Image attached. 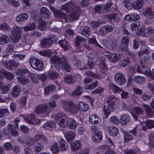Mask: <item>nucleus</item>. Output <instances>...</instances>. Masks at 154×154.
<instances>
[{"mask_svg": "<svg viewBox=\"0 0 154 154\" xmlns=\"http://www.w3.org/2000/svg\"><path fill=\"white\" fill-rule=\"evenodd\" d=\"M129 62V60L128 58H126L120 62V65L122 67H124L126 66Z\"/></svg>", "mask_w": 154, "mask_h": 154, "instance_id": "63", "label": "nucleus"}, {"mask_svg": "<svg viewBox=\"0 0 154 154\" xmlns=\"http://www.w3.org/2000/svg\"><path fill=\"white\" fill-rule=\"evenodd\" d=\"M24 119L28 123L32 124H40L41 120L35 118L34 114L32 113L29 115L24 116Z\"/></svg>", "mask_w": 154, "mask_h": 154, "instance_id": "10", "label": "nucleus"}, {"mask_svg": "<svg viewBox=\"0 0 154 154\" xmlns=\"http://www.w3.org/2000/svg\"><path fill=\"white\" fill-rule=\"evenodd\" d=\"M91 128L93 132L92 134V140L96 143L101 141L103 139L102 132L98 130L97 126H92Z\"/></svg>", "mask_w": 154, "mask_h": 154, "instance_id": "6", "label": "nucleus"}, {"mask_svg": "<svg viewBox=\"0 0 154 154\" xmlns=\"http://www.w3.org/2000/svg\"><path fill=\"white\" fill-rule=\"evenodd\" d=\"M38 22L39 26H38V29L42 31L43 30L45 29L47 23L42 18L39 19Z\"/></svg>", "mask_w": 154, "mask_h": 154, "instance_id": "44", "label": "nucleus"}, {"mask_svg": "<svg viewBox=\"0 0 154 154\" xmlns=\"http://www.w3.org/2000/svg\"><path fill=\"white\" fill-rule=\"evenodd\" d=\"M28 15L27 14L23 13L17 17L16 18V20L18 22L24 21L28 19Z\"/></svg>", "mask_w": 154, "mask_h": 154, "instance_id": "39", "label": "nucleus"}, {"mask_svg": "<svg viewBox=\"0 0 154 154\" xmlns=\"http://www.w3.org/2000/svg\"><path fill=\"white\" fill-rule=\"evenodd\" d=\"M81 13L80 8L77 7L75 10L73 11L69 15L68 19L70 21L77 20Z\"/></svg>", "mask_w": 154, "mask_h": 154, "instance_id": "15", "label": "nucleus"}, {"mask_svg": "<svg viewBox=\"0 0 154 154\" xmlns=\"http://www.w3.org/2000/svg\"><path fill=\"white\" fill-rule=\"evenodd\" d=\"M109 129V133L112 137L114 138L117 135L119 130L115 126H113Z\"/></svg>", "mask_w": 154, "mask_h": 154, "instance_id": "36", "label": "nucleus"}, {"mask_svg": "<svg viewBox=\"0 0 154 154\" xmlns=\"http://www.w3.org/2000/svg\"><path fill=\"white\" fill-rule=\"evenodd\" d=\"M81 146L80 141L77 140L75 142H74L71 144V149L72 151H75L78 149H79Z\"/></svg>", "mask_w": 154, "mask_h": 154, "instance_id": "34", "label": "nucleus"}, {"mask_svg": "<svg viewBox=\"0 0 154 154\" xmlns=\"http://www.w3.org/2000/svg\"><path fill=\"white\" fill-rule=\"evenodd\" d=\"M143 15L146 18L150 19L154 18V11L150 8H145L142 11Z\"/></svg>", "mask_w": 154, "mask_h": 154, "instance_id": "17", "label": "nucleus"}, {"mask_svg": "<svg viewBox=\"0 0 154 154\" xmlns=\"http://www.w3.org/2000/svg\"><path fill=\"white\" fill-rule=\"evenodd\" d=\"M41 14L45 18H48L50 17L51 15L50 12L48 9L45 7H42L40 10Z\"/></svg>", "mask_w": 154, "mask_h": 154, "instance_id": "30", "label": "nucleus"}, {"mask_svg": "<svg viewBox=\"0 0 154 154\" xmlns=\"http://www.w3.org/2000/svg\"><path fill=\"white\" fill-rule=\"evenodd\" d=\"M51 60L54 64L61 66L67 72H70L71 68L65 57L61 59L56 56H53L51 57Z\"/></svg>", "mask_w": 154, "mask_h": 154, "instance_id": "1", "label": "nucleus"}, {"mask_svg": "<svg viewBox=\"0 0 154 154\" xmlns=\"http://www.w3.org/2000/svg\"><path fill=\"white\" fill-rule=\"evenodd\" d=\"M36 26L34 23L29 24L28 26H25L23 28L25 32L29 31L35 29Z\"/></svg>", "mask_w": 154, "mask_h": 154, "instance_id": "46", "label": "nucleus"}, {"mask_svg": "<svg viewBox=\"0 0 154 154\" xmlns=\"http://www.w3.org/2000/svg\"><path fill=\"white\" fill-rule=\"evenodd\" d=\"M124 152L125 154H142L138 148L133 149H125L124 150Z\"/></svg>", "mask_w": 154, "mask_h": 154, "instance_id": "35", "label": "nucleus"}, {"mask_svg": "<svg viewBox=\"0 0 154 154\" xmlns=\"http://www.w3.org/2000/svg\"><path fill=\"white\" fill-rule=\"evenodd\" d=\"M61 147L63 151H65L68 148V143L63 139L61 138L59 142Z\"/></svg>", "mask_w": 154, "mask_h": 154, "instance_id": "52", "label": "nucleus"}, {"mask_svg": "<svg viewBox=\"0 0 154 154\" xmlns=\"http://www.w3.org/2000/svg\"><path fill=\"white\" fill-rule=\"evenodd\" d=\"M143 106L146 113L147 115L149 117H152L153 116V111L151 108L149 106L144 104Z\"/></svg>", "mask_w": 154, "mask_h": 154, "instance_id": "33", "label": "nucleus"}, {"mask_svg": "<svg viewBox=\"0 0 154 154\" xmlns=\"http://www.w3.org/2000/svg\"><path fill=\"white\" fill-rule=\"evenodd\" d=\"M115 108L112 104H109L105 106L103 108V111L105 115L104 117L106 118L108 117L111 111H114Z\"/></svg>", "mask_w": 154, "mask_h": 154, "instance_id": "18", "label": "nucleus"}, {"mask_svg": "<svg viewBox=\"0 0 154 154\" xmlns=\"http://www.w3.org/2000/svg\"><path fill=\"white\" fill-rule=\"evenodd\" d=\"M54 14L55 17L57 18H61L64 19L66 20V15L62 11H59L57 10Z\"/></svg>", "mask_w": 154, "mask_h": 154, "instance_id": "50", "label": "nucleus"}, {"mask_svg": "<svg viewBox=\"0 0 154 154\" xmlns=\"http://www.w3.org/2000/svg\"><path fill=\"white\" fill-rule=\"evenodd\" d=\"M45 137L42 135L38 134L34 136V140L36 143H38V141H43L45 140Z\"/></svg>", "mask_w": 154, "mask_h": 154, "instance_id": "54", "label": "nucleus"}, {"mask_svg": "<svg viewBox=\"0 0 154 154\" xmlns=\"http://www.w3.org/2000/svg\"><path fill=\"white\" fill-rule=\"evenodd\" d=\"M29 63L30 66L36 70L40 71L43 70L44 69V64L42 61L37 58L31 57L29 59Z\"/></svg>", "mask_w": 154, "mask_h": 154, "instance_id": "5", "label": "nucleus"}, {"mask_svg": "<svg viewBox=\"0 0 154 154\" xmlns=\"http://www.w3.org/2000/svg\"><path fill=\"white\" fill-rule=\"evenodd\" d=\"M20 92V88L19 86H16L13 88L12 95L13 97H16L18 96Z\"/></svg>", "mask_w": 154, "mask_h": 154, "instance_id": "45", "label": "nucleus"}, {"mask_svg": "<svg viewBox=\"0 0 154 154\" xmlns=\"http://www.w3.org/2000/svg\"><path fill=\"white\" fill-rule=\"evenodd\" d=\"M100 119L96 114L89 116V121L93 125L98 124L101 122Z\"/></svg>", "mask_w": 154, "mask_h": 154, "instance_id": "24", "label": "nucleus"}, {"mask_svg": "<svg viewBox=\"0 0 154 154\" xmlns=\"http://www.w3.org/2000/svg\"><path fill=\"white\" fill-rule=\"evenodd\" d=\"M36 143L35 148V150L37 152L40 151L43 149L44 146L41 143Z\"/></svg>", "mask_w": 154, "mask_h": 154, "instance_id": "64", "label": "nucleus"}, {"mask_svg": "<svg viewBox=\"0 0 154 154\" xmlns=\"http://www.w3.org/2000/svg\"><path fill=\"white\" fill-rule=\"evenodd\" d=\"M2 64L3 66L9 70L14 69L15 68L17 67L19 65L18 63L10 60L8 61L3 60Z\"/></svg>", "mask_w": 154, "mask_h": 154, "instance_id": "11", "label": "nucleus"}, {"mask_svg": "<svg viewBox=\"0 0 154 154\" xmlns=\"http://www.w3.org/2000/svg\"><path fill=\"white\" fill-rule=\"evenodd\" d=\"M50 150L53 154H57L60 151V147L56 142L52 144L50 147Z\"/></svg>", "mask_w": 154, "mask_h": 154, "instance_id": "29", "label": "nucleus"}, {"mask_svg": "<svg viewBox=\"0 0 154 154\" xmlns=\"http://www.w3.org/2000/svg\"><path fill=\"white\" fill-rule=\"evenodd\" d=\"M99 69L100 73L104 74L106 71L107 68L104 61H101L99 64Z\"/></svg>", "mask_w": 154, "mask_h": 154, "instance_id": "42", "label": "nucleus"}, {"mask_svg": "<svg viewBox=\"0 0 154 154\" xmlns=\"http://www.w3.org/2000/svg\"><path fill=\"white\" fill-rule=\"evenodd\" d=\"M144 2L143 0H138L134 2L133 6L136 9H140L143 7Z\"/></svg>", "mask_w": 154, "mask_h": 154, "instance_id": "37", "label": "nucleus"}, {"mask_svg": "<svg viewBox=\"0 0 154 154\" xmlns=\"http://www.w3.org/2000/svg\"><path fill=\"white\" fill-rule=\"evenodd\" d=\"M51 45V42L50 41L49 38H43L41 42V46L44 48L49 47Z\"/></svg>", "mask_w": 154, "mask_h": 154, "instance_id": "32", "label": "nucleus"}, {"mask_svg": "<svg viewBox=\"0 0 154 154\" xmlns=\"http://www.w3.org/2000/svg\"><path fill=\"white\" fill-rule=\"evenodd\" d=\"M134 137L131 135L129 133H125L124 137V140L125 143H127L129 141L133 139Z\"/></svg>", "mask_w": 154, "mask_h": 154, "instance_id": "58", "label": "nucleus"}, {"mask_svg": "<svg viewBox=\"0 0 154 154\" xmlns=\"http://www.w3.org/2000/svg\"><path fill=\"white\" fill-rule=\"evenodd\" d=\"M3 126H0V132L2 135L5 136H8L9 135V133L7 131V129L3 128Z\"/></svg>", "mask_w": 154, "mask_h": 154, "instance_id": "62", "label": "nucleus"}, {"mask_svg": "<svg viewBox=\"0 0 154 154\" xmlns=\"http://www.w3.org/2000/svg\"><path fill=\"white\" fill-rule=\"evenodd\" d=\"M28 72V70L26 69H17L16 71V74L18 75H23Z\"/></svg>", "mask_w": 154, "mask_h": 154, "instance_id": "61", "label": "nucleus"}, {"mask_svg": "<svg viewBox=\"0 0 154 154\" xmlns=\"http://www.w3.org/2000/svg\"><path fill=\"white\" fill-rule=\"evenodd\" d=\"M61 47L64 50H67L70 48L69 43L65 40L60 41L59 42Z\"/></svg>", "mask_w": 154, "mask_h": 154, "instance_id": "41", "label": "nucleus"}, {"mask_svg": "<svg viewBox=\"0 0 154 154\" xmlns=\"http://www.w3.org/2000/svg\"><path fill=\"white\" fill-rule=\"evenodd\" d=\"M131 113L134 120H136L139 115L143 114V111L141 108L135 106L132 110Z\"/></svg>", "mask_w": 154, "mask_h": 154, "instance_id": "19", "label": "nucleus"}, {"mask_svg": "<svg viewBox=\"0 0 154 154\" xmlns=\"http://www.w3.org/2000/svg\"><path fill=\"white\" fill-rule=\"evenodd\" d=\"M108 87L109 89L112 90L115 93H119L122 91V90L121 88L112 83H109Z\"/></svg>", "mask_w": 154, "mask_h": 154, "instance_id": "26", "label": "nucleus"}, {"mask_svg": "<svg viewBox=\"0 0 154 154\" xmlns=\"http://www.w3.org/2000/svg\"><path fill=\"white\" fill-rule=\"evenodd\" d=\"M17 79L20 83L24 84L28 83L30 81V80L27 77L25 76L18 77Z\"/></svg>", "mask_w": 154, "mask_h": 154, "instance_id": "55", "label": "nucleus"}, {"mask_svg": "<svg viewBox=\"0 0 154 154\" xmlns=\"http://www.w3.org/2000/svg\"><path fill=\"white\" fill-rule=\"evenodd\" d=\"M55 90V87L53 85H49L45 88V92L46 94L48 95L50 93L52 92Z\"/></svg>", "mask_w": 154, "mask_h": 154, "instance_id": "49", "label": "nucleus"}, {"mask_svg": "<svg viewBox=\"0 0 154 154\" xmlns=\"http://www.w3.org/2000/svg\"><path fill=\"white\" fill-rule=\"evenodd\" d=\"M39 54L45 57L50 56L52 55L51 52L47 50L40 51L39 52Z\"/></svg>", "mask_w": 154, "mask_h": 154, "instance_id": "60", "label": "nucleus"}, {"mask_svg": "<svg viewBox=\"0 0 154 154\" xmlns=\"http://www.w3.org/2000/svg\"><path fill=\"white\" fill-rule=\"evenodd\" d=\"M145 78L141 76H135L133 78V81L136 83L141 85L145 81Z\"/></svg>", "mask_w": 154, "mask_h": 154, "instance_id": "31", "label": "nucleus"}, {"mask_svg": "<svg viewBox=\"0 0 154 154\" xmlns=\"http://www.w3.org/2000/svg\"><path fill=\"white\" fill-rule=\"evenodd\" d=\"M62 128L61 129L64 134L66 140L69 143L71 141L73 140L75 136V134L74 132L71 131L67 130V129H74L76 126H60Z\"/></svg>", "mask_w": 154, "mask_h": 154, "instance_id": "2", "label": "nucleus"}, {"mask_svg": "<svg viewBox=\"0 0 154 154\" xmlns=\"http://www.w3.org/2000/svg\"><path fill=\"white\" fill-rule=\"evenodd\" d=\"M153 31V29L151 27H148L144 29L143 31L140 29L136 33L137 36H142L143 37H147L152 35Z\"/></svg>", "mask_w": 154, "mask_h": 154, "instance_id": "13", "label": "nucleus"}, {"mask_svg": "<svg viewBox=\"0 0 154 154\" xmlns=\"http://www.w3.org/2000/svg\"><path fill=\"white\" fill-rule=\"evenodd\" d=\"M140 23L139 21L134 22L130 26L131 29L133 31H136L139 29L140 27Z\"/></svg>", "mask_w": 154, "mask_h": 154, "instance_id": "53", "label": "nucleus"}, {"mask_svg": "<svg viewBox=\"0 0 154 154\" xmlns=\"http://www.w3.org/2000/svg\"><path fill=\"white\" fill-rule=\"evenodd\" d=\"M35 113L39 114H44L48 113V108L45 104H41L37 106L35 110Z\"/></svg>", "mask_w": 154, "mask_h": 154, "instance_id": "12", "label": "nucleus"}, {"mask_svg": "<svg viewBox=\"0 0 154 154\" xmlns=\"http://www.w3.org/2000/svg\"><path fill=\"white\" fill-rule=\"evenodd\" d=\"M3 77H6L8 79H12L14 77L12 73L7 72L5 70H2L0 71V79Z\"/></svg>", "mask_w": 154, "mask_h": 154, "instance_id": "23", "label": "nucleus"}, {"mask_svg": "<svg viewBox=\"0 0 154 154\" xmlns=\"http://www.w3.org/2000/svg\"><path fill=\"white\" fill-rule=\"evenodd\" d=\"M9 41V37L6 35H2L0 37V44L1 45L8 43Z\"/></svg>", "mask_w": 154, "mask_h": 154, "instance_id": "48", "label": "nucleus"}, {"mask_svg": "<svg viewBox=\"0 0 154 154\" xmlns=\"http://www.w3.org/2000/svg\"><path fill=\"white\" fill-rule=\"evenodd\" d=\"M106 18L112 21L113 20L116 23H118L120 21V18L119 16L116 14L112 13L106 15Z\"/></svg>", "mask_w": 154, "mask_h": 154, "instance_id": "25", "label": "nucleus"}, {"mask_svg": "<svg viewBox=\"0 0 154 154\" xmlns=\"http://www.w3.org/2000/svg\"><path fill=\"white\" fill-rule=\"evenodd\" d=\"M91 33V30L87 27H84L82 30L81 34L84 36L87 37H88Z\"/></svg>", "mask_w": 154, "mask_h": 154, "instance_id": "47", "label": "nucleus"}, {"mask_svg": "<svg viewBox=\"0 0 154 154\" xmlns=\"http://www.w3.org/2000/svg\"><path fill=\"white\" fill-rule=\"evenodd\" d=\"M129 38L128 36L123 37L121 43L125 45H121L120 46L121 50L123 51H126L128 50V45L129 43Z\"/></svg>", "mask_w": 154, "mask_h": 154, "instance_id": "16", "label": "nucleus"}, {"mask_svg": "<svg viewBox=\"0 0 154 154\" xmlns=\"http://www.w3.org/2000/svg\"><path fill=\"white\" fill-rule=\"evenodd\" d=\"M137 71L138 72L143 73L146 75L149 76L151 79H154V76L152 75L150 71L148 70H146L145 71L143 72L141 70L140 67L138 66L137 69Z\"/></svg>", "mask_w": 154, "mask_h": 154, "instance_id": "40", "label": "nucleus"}, {"mask_svg": "<svg viewBox=\"0 0 154 154\" xmlns=\"http://www.w3.org/2000/svg\"><path fill=\"white\" fill-rule=\"evenodd\" d=\"M75 44L76 46L79 47L80 46V42H85V39L80 36H78L75 39Z\"/></svg>", "mask_w": 154, "mask_h": 154, "instance_id": "57", "label": "nucleus"}, {"mask_svg": "<svg viewBox=\"0 0 154 154\" xmlns=\"http://www.w3.org/2000/svg\"><path fill=\"white\" fill-rule=\"evenodd\" d=\"M114 81L119 85L122 86L125 84L126 80L123 74L119 72L115 75Z\"/></svg>", "mask_w": 154, "mask_h": 154, "instance_id": "9", "label": "nucleus"}, {"mask_svg": "<svg viewBox=\"0 0 154 154\" xmlns=\"http://www.w3.org/2000/svg\"><path fill=\"white\" fill-rule=\"evenodd\" d=\"M57 124L60 125H65L67 124L68 119L66 115L63 113H59L57 114L55 116Z\"/></svg>", "mask_w": 154, "mask_h": 154, "instance_id": "8", "label": "nucleus"}, {"mask_svg": "<svg viewBox=\"0 0 154 154\" xmlns=\"http://www.w3.org/2000/svg\"><path fill=\"white\" fill-rule=\"evenodd\" d=\"M22 28L17 26L13 28L10 37L11 41L14 43H17L20 39L22 35Z\"/></svg>", "mask_w": 154, "mask_h": 154, "instance_id": "4", "label": "nucleus"}, {"mask_svg": "<svg viewBox=\"0 0 154 154\" xmlns=\"http://www.w3.org/2000/svg\"><path fill=\"white\" fill-rule=\"evenodd\" d=\"M30 76L33 83H37L39 82V79L38 77L37 74L30 73Z\"/></svg>", "mask_w": 154, "mask_h": 154, "instance_id": "59", "label": "nucleus"}, {"mask_svg": "<svg viewBox=\"0 0 154 154\" xmlns=\"http://www.w3.org/2000/svg\"><path fill=\"white\" fill-rule=\"evenodd\" d=\"M19 126H8V130L9 133L13 136L16 137L18 135V131Z\"/></svg>", "mask_w": 154, "mask_h": 154, "instance_id": "22", "label": "nucleus"}, {"mask_svg": "<svg viewBox=\"0 0 154 154\" xmlns=\"http://www.w3.org/2000/svg\"><path fill=\"white\" fill-rule=\"evenodd\" d=\"M79 108V111H80L83 112L88 111L89 109V106L85 102H81L77 104Z\"/></svg>", "mask_w": 154, "mask_h": 154, "instance_id": "21", "label": "nucleus"}, {"mask_svg": "<svg viewBox=\"0 0 154 154\" xmlns=\"http://www.w3.org/2000/svg\"><path fill=\"white\" fill-rule=\"evenodd\" d=\"M107 57L109 61L113 63H116L121 58V55L120 54L113 53L108 55Z\"/></svg>", "mask_w": 154, "mask_h": 154, "instance_id": "20", "label": "nucleus"}, {"mask_svg": "<svg viewBox=\"0 0 154 154\" xmlns=\"http://www.w3.org/2000/svg\"><path fill=\"white\" fill-rule=\"evenodd\" d=\"M61 104L64 109L71 114H76L79 112L78 105L72 102L62 101Z\"/></svg>", "mask_w": 154, "mask_h": 154, "instance_id": "3", "label": "nucleus"}, {"mask_svg": "<svg viewBox=\"0 0 154 154\" xmlns=\"http://www.w3.org/2000/svg\"><path fill=\"white\" fill-rule=\"evenodd\" d=\"M101 43L103 45V48H107L112 51L115 50L117 47V42L110 39L102 40Z\"/></svg>", "mask_w": 154, "mask_h": 154, "instance_id": "7", "label": "nucleus"}, {"mask_svg": "<svg viewBox=\"0 0 154 154\" xmlns=\"http://www.w3.org/2000/svg\"><path fill=\"white\" fill-rule=\"evenodd\" d=\"M63 81L67 84H70L74 82V80L72 75H65L63 77Z\"/></svg>", "mask_w": 154, "mask_h": 154, "instance_id": "43", "label": "nucleus"}, {"mask_svg": "<svg viewBox=\"0 0 154 154\" xmlns=\"http://www.w3.org/2000/svg\"><path fill=\"white\" fill-rule=\"evenodd\" d=\"M98 84V82L96 81L90 85H86L85 86V88L86 89H92L97 87Z\"/></svg>", "mask_w": 154, "mask_h": 154, "instance_id": "56", "label": "nucleus"}, {"mask_svg": "<svg viewBox=\"0 0 154 154\" xmlns=\"http://www.w3.org/2000/svg\"><path fill=\"white\" fill-rule=\"evenodd\" d=\"M77 7L75 6V3L72 1L69 2L62 6V9L65 11L66 12H69L72 10L74 11Z\"/></svg>", "mask_w": 154, "mask_h": 154, "instance_id": "14", "label": "nucleus"}, {"mask_svg": "<svg viewBox=\"0 0 154 154\" xmlns=\"http://www.w3.org/2000/svg\"><path fill=\"white\" fill-rule=\"evenodd\" d=\"M82 88L80 86H78L76 90L73 91L72 93V96L73 97L76 98L82 94Z\"/></svg>", "mask_w": 154, "mask_h": 154, "instance_id": "38", "label": "nucleus"}, {"mask_svg": "<svg viewBox=\"0 0 154 154\" xmlns=\"http://www.w3.org/2000/svg\"><path fill=\"white\" fill-rule=\"evenodd\" d=\"M130 119V118L128 114H125L121 116L120 121L122 124L126 125L129 122Z\"/></svg>", "mask_w": 154, "mask_h": 154, "instance_id": "28", "label": "nucleus"}, {"mask_svg": "<svg viewBox=\"0 0 154 154\" xmlns=\"http://www.w3.org/2000/svg\"><path fill=\"white\" fill-rule=\"evenodd\" d=\"M150 57H143L141 59L140 63L141 67L144 69L147 68V64L149 61Z\"/></svg>", "mask_w": 154, "mask_h": 154, "instance_id": "27", "label": "nucleus"}, {"mask_svg": "<svg viewBox=\"0 0 154 154\" xmlns=\"http://www.w3.org/2000/svg\"><path fill=\"white\" fill-rule=\"evenodd\" d=\"M48 77L51 79H54L58 77V74L57 73L53 71H49L48 73Z\"/></svg>", "mask_w": 154, "mask_h": 154, "instance_id": "51", "label": "nucleus"}]
</instances>
